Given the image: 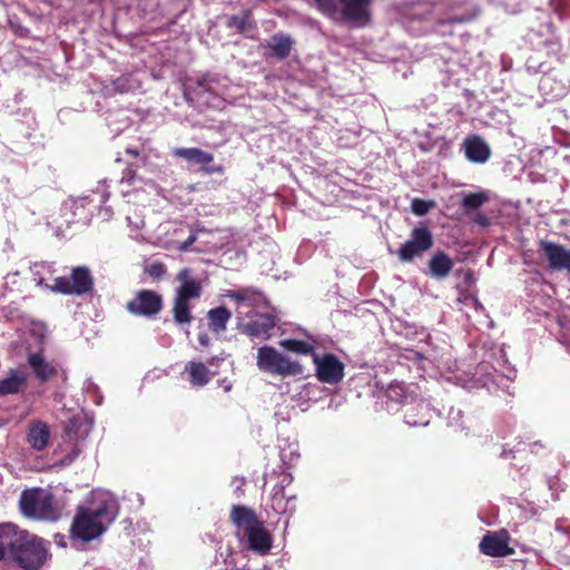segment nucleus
<instances>
[{
    "label": "nucleus",
    "instance_id": "nucleus-1",
    "mask_svg": "<svg viewBox=\"0 0 570 570\" xmlns=\"http://www.w3.org/2000/svg\"><path fill=\"white\" fill-rule=\"evenodd\" d=\"M118 503L107 490L96 489L81 503L70 528L71 537L89 542L100 537L118 515Z\"/></svg>",
    "mask_w": 570,
    "mask_h": 570
},
{
    "label": "nucleus",
    "instance_id": "nucleus-2",
    "mask_svg": "<svg viewBox=\"0 0 570 570\" xmlns=\"http://www.w3.org/2000/svg\"><path fill=\"white\" fill-rule=\"evenodd\" d=\"M230 520L236 528L240 542L259 554H266L272 548V535L258 520L255 512L245 505H233Z\"/></svg>",
    "mask_w": 570,
    "mask_h": 570
},
{
    "label": "nucleus",
    "instance_id": "nucleus-3",
    "mask_svg": "<svg viewBox=\"0 0 570 570\" xmlns=\"http://www.w3.org/2000/svg\"><path fill=\"white\" fill-rule=\"evenodd\" d=\"M317 10L325 17L362 28L371 23L373 0H314Z\"/></svg>",
    "mask_w": 570,
    "mask_h": 570
},
{
    "label": "nucleus",
    "instance_id": "nucleus-4",
    "mask_svg": "<svg viewBox=\"0 0 570 570\" xmlns=\"http://www.w3.org/2000/svg\"><path fill=\"white\" fill-rule=\"evenodd\" d=\"M176 279L180 285L175 289L173 298V318L177 325H189L194 320L190 302L200 298L202 283L191 277V272L187 267L178 272Z\"/></svg>",
    "mask_w": 570,
    "mask_h": 570
},
{
    "label": "nucleus",
    "instance_id": "nucleus-5",
    "mask_svg": "<svg viewBox=\"0 0 570 570\" xmlns=\"http://www.w3.org/2000/svg\"><path fill=\"white\" fill-rule=\"evenodd\" d=\"M22 513L31 519L56 521L62 515V509L45 489L24 491L20 498Z\"/></svg>",
    "mask_w": 570,
    "mask_h": 570
},
{
    "label": "nucleus",
    "instance_id": "nucleus-6",
    "mask_svg": "<svg viewBox=\"0 0 570 570\" xmlns=\"http://www.w3.org/2000/svg\"><path fill=\"white\" fill-rule=\"evenodd\" d=\"M92 422L85 415H72L63 424V452L66 455L59 463H72L80 459V454L85 449V440L89 435Z\"/></svg>",
    "mask_w": 570,
    "mask_h": 570
},
{
    "label": "nucleus",
    "instance_id": "nucleus-7",
    "mask_svg": "<svg viewBox=\"0 0 570 570\" xmlns=\"http://www.w3.org/2000/svg\"><path fill=\"white\" fill-rule=\"evenodd\" d=\"M49 558L48 548L42 539L21 532V540L16 546L12 560L24 570H38Z\"/></svg>",
    "mask_w": 570,
    "mask_h": 570
},
{
    "label": "nucleus",
    "instance_id": "nucleus-8",
    "mask_svg": "<svg viewBox=\"0 0 570 570\" xmlns=\"http://www.w3.org/2000/svg\"><path fill=\"white\" fill-rule=\"evenodd\" d=\"M256 364L262 372L272 375L285 377L303 374V366L299 362L292 361L269 345L257 350Z\"/></svg>",
    "mask_w": 570,
    "mask_h": 570
},
{
    "label": "nucleus",
    "instance_id": "nucleus-9",
    "mask_svg": "<svg viewBox=\"0 0 570 570\" xmlns=\"http://www.w3.org/2000/svg\"><path fill=\"white\" fill-rule=\"evenodd\" d=\"M51 288L63 295H85L94 289V277L87 266H77L71 269L70 277H56Z\"/></svg>",
    "mask_w": 570,
    "mask_h": 570
},
{
    "label": "nucleus",
    "instance_id": "nucleus-10",
    "mask_svg": "<svg viewBox=\"0 0 570 570\" xmlns=\"http://www.w3.org/2000/svg\"><path fill=\"white\" fill-rule=\"evenodd\" d=\"M164 307L163 295L151 289H139L126 303V309L135 315L146 318L156 317Z\"/></svg>",
    "mask_w": 570,
    "mask_h": 570
},
{
    "label": "nucleus",
    "instance_id": "nucleus-11",
    "mask_svg": "<svg viewBox=\"0 0 570 570\" xmlns=\"http://www.w3.org/2000/svg\"><path fill=\"white\" fill-rule=\"evenodd\" d=\"M434 240L430 228L425 225L416 226L411 232V238L397 250L401 262H411L433 247Z\"/></svg>",
    "mask_w": 570,
    "mask_h": 570
},
{
    "label": "nucleus",
    "instance_id": "nucleus-12",
    "mask_svg": "<svg viewBox=\"0 0 570 570\" xmlns=\"http://www.w3.org/2000/svg\"><path fill=\"white\" fill-rule=\"evenodd\" d=\"M316 377L322 383L337 384L344 377V364L332 353H325L323 356L314 354Z\"/></svg>",
    "mask_w": 570,
    "mask_h": 570
},
{
    "label": "nucleus",
    "instance_id": "nucleus-13",
    "mask_svg": "<svg viewBox=\"0 0 570 570\" xmlns=\"http://www.w3.org/2000/svg\"><path fill=\"white\" fill-rule=\"evenodd\" d=\"M538 246L551 269L570 273V248L566 249L562 245L548 239H540Z\"/></svg>",
    "mask_w": 570,
    "mask_h": 570
},
{
    "label": "nucleus",
    "instance_id": "nucleus-14",
    "mask_svg": "<svg viewBox=\"0 0 570 570\" xmlns=\"http://www.w3.org/2000/svg\"><path fill=\"white\" fill-rule=\"evenodd\" d=\"M275 326V316L265 313L258 314L254 320H250L245 324H239L238 331L248 337L266 341L273 336V330Z\"/></svg>",
    "mask_w": 570,
    "mask_h": 570
},
{
    "label": "nucleus",
    "instance_id": "nucleus-15",
    "mask_svg": "<svg viewBox=\"0 0 570 570\" xmlns=\"http://www.w3.org/2000/svg\"><path fill=\"white\" fill-rule=\"evenodd\" d=\"M509 533L507 530L488 533L481 540L479 547L482 553L491 557H505L513 552L509 547Z\"/></svg>",
    "mask_w": 570,
    "mask_h": 570
},
{
    "label": "nucleus",
    "instance_id": "nucleus-16",
    "mask_svg": "<svg viewBox=\"0 0 570 570\" xmlns=\"http://www.w3.org/2000/svg\"><path fill=\"white\" fill-rule=\"evenodd\" d=\"M27 363L36 379L41 384L58 375L57 364L46 361L43 354L40 352L29 354L27 357Z\"/></svg>",
    "mask_w": 570,
    "mask_h": 570
},
{
    "label": "nucleus",
    "instance_id": "nucleus-17",
    "mask_svg": "<svg viewBox=\"0 0 570 570\" xmlns=\"http://www.w3.org/2000/svg\"><path fill=\"white\" fill-rule=\"evenodd\" d=\"M432 417L433 411L430 404L423 400L409 406L404 413L405 423L414 428L428 426Z\"/></svg>",
    "mask_w": 570,
    "mask_h": 570
},
{
    "label": "nucleus",
    "instance_id": "nucleus-18",
    "mask_svg": "<svg viewBox=\"0 0 570 570\" xmlns=\"http://www.w3.org/2000/svg\"><path fill=\"white\" fill-rule=\"evenodd\" d=\"M21 532L11 523L0 524V560L12 558L16 546L21 540Z\"/></svg>",
    "mask_w": 570,
    "mask_h": 570
},
{
    "label": "nucleus",
    "instance_id": "nucleus-19",
    "mask_svg": "<svg viewBox=\"0 0 570 570\" xmlns=\"http://www.w3.org/2000/svg\"><path fill=\"white\" fill-rule=\"evenodd\" d=\"M294 45L295 40L288 33L277 32L271 37L265 47L271 50V57L282 61L289 57Z\"/></svg>",
    "mask_w": 570,
    "mask_h": 570
},
{
    "label": "nucleus",
    "instance_id": "nucleus-20",
    "mask_svg": "<svg viewBox=\"0 0 570 570\" xmlns=\"http://www.w3.org/2000/svg\"><path fill=\"white\" fill-rule=\"evenodd\" d=\"M464 148L466 158L472 163L483 164L491 156L489 145L480 136H472L465 139Z\"/></svg>",
    "mask_w": 570,
    "mask_h": 570
},
{
    "label": "nucleus",
    "instance_id": "nucleus-21",
    "mask_svg": "<svg viewBox=\"0 0 570 570\" xmlns=\"http://www.w3.org/2000/svg\"><path fill=\"white\" fill-rule=\"evenodd\" d=\"M28 376L23 371L11 368L6 377L0 379V396L18 394L27 385Z\"/></svg>",
    "mask_w": 570,
    "mask_h": 570
},
{
    "label": "nucleus",
    "instance_id": "nucleus-22",
    "mask_svg": "<svg viewBox=\"0 0 570 570\" xmlns=\"http://www.w3.org/2000/svg\"><path fill=\"white\" fill-rule=\"evenodd\" d=\"M50 439V429L49 425L43 421H33L30 423L28 433H27V440L28 443L35 449V450H43Z\"/></svg>",
    "mask_w": 570,
    "mask_h": 570
},
{
    "label": "nucleus",
    "instance_id": "nucleus-23",
    "mask_svg": "<svg viewBox=\"0 0 570 570\" xmlns=\"http://www.w3.org/2000/svg\"><path fill=\"white\" fill-rule=\"evenodd\" d=\"M454 263L444 252H435L429 261V271L432 277L443 279L451 273Z\"/></svg>",
    "mask_w": 570,
    "mask_h": 570
},
{
    "label": "nucleus",
    "instance_id": "nucleus-24",
    "mask_svg": "<svg viewBox=\"0 0 570 570\" xmlns=\"http://www.w3.org/2000/svg\"><path fill=\"white\" fill-rule=\"evenodd\" d=\"M185 371L188 373V381L193 386H205L216 375V372H210L203 362H188Z\"/></svg>",
    "mask_w": 570,
    "mask_h": 570
},
{
    "label": "nucleus",
    "instance_id": "nucleus-25",
    "mask_svg": "<svg viewBox=\"0 0 570 570\" xmlns=\"http://www.w3.org/2000/svg\"><path fill=\"white\" fill-rule=\"evenodd\" d=\"M173 156L176 158L185 159L190 164H197L202 166H206L214 160V155L207 151H204L199 148H176L173 151Z\"/></svg>",
    "mask_w": 570,
    "mask_h": 570
},
{
    "label": "nucleus",
    "instance_id": "nucleus-26",
    "mask_svg": "<svg viewBox=\"0 0 570 570\" xmlns=\"http://www.w3.org/2000/svg\"><path fill=\"white\" fill-rule=\"evenodd\" d=\"M207 317L209 330L219 334L226 331L227 323L232 318V313L225 306H218L209 309Z\"/></svg>",
    "mask_w": 570,
    "mask_h": 570
},
{
    "label": "nucleus",
    "instance_id": "nucleus-27",
    "mask_svg": "<svg viewBox=\"0 0 570 570\" xmlns=\"http://www.w3.org/2000/svg\"><path fill=\"white\" fill-rule=\"evenodd\" d=\"M139 87V81L132 75L124 73L111 81L110 89H107V91L108 95H125L135 91Z\"/></svg>",
    "mask_w": 570,
    "mask_h": 570
},
{
    "label": "nucleus",
    "instance_id": "nucleus-28",
    "mask_svg": "<svg viewBox=\"0 0 570 570\" xmlns=\"http://www.w3.org/2000/svg\"><path fill=\"white\" fill-rule=\"evenodd\" d=\"M226 26L230 29L235 28L238 33H245L256 28V23L252 19V11L249 9L243 11L240 16H229L227 18Z\"/></svg>",
    "mask_w": 570,
    "mask_h": 570
},
{
    "label": "nucleus",
    "instance_id": "nucleus-29",
    "mask_svg": "<svg viewBox=\"0 0 570 570\" xmlns=\"http://www.w3.org/2000/svg\"><path fill=\"white\" fill-rule=\"evenodd\" d=\"M489 194L485 190L464 194L462 196L461 207L465 214H470L481 208L484 204L489 202Z\"/></svg>",
    "mask_w": 570,
    "mask_h": 570
},
{
    "label": "nucleus",
    "instance_id": "nucleus-30",
    "mask_svg": "<svg viewBox=\"0 0 570 570\" xmlns=\"http://www.w3.org/2000/svg\"><path fill=\"white\" fill-rule=\"evenodd\" d=\"M385 395L390 402H394L395 404H403L406 403L409 399H412V395L407 392V387L403 382L391 383L386 389Z\"/></svg>",
    "mask_w": 570,
    "mask_h": 570
},
{
    "label": "nucleus",
    "instance_id": "nucleus-31",
    "mask_svg": "<svg viewBox=\"0 0 570 570\" xmlns=\"http://www.w3.org/2000/svg\"><path fill=\"white\" fill-rule=\"evenodd\" d=\"M281 346L286 348L289 352L302 354V355H308V354H315L314 346L305 341L302 340H295V338H286L281 341Z\"/></svg>",
    "mask_w": 570,
    "mask_h": 570
},
{
    "label": "nucleus",
    "instance_id": "nucleus-32",
    "mask_svg": "<svg viewBox=\"0 0 570 570\" xmlns=\"http://www.w3.org/2000/svg\"><path fill=\"white\" fill-rule=\"evenodd\" d=\"M552 81L553 79L550 76L544 75L540 79L539 88L546 96H549L551 99H557L562 95L563 88L562 86L554 88Z\"/></svg>",
    "mask_w": 570,
    "mask_h": 570
},
{
    "label": "nucleus",
    "instance_id": "nucleus-33",
    "mask_svg": "<svg viewBox=\"0 0 570 570\" xmlns=\"http://www.w3.org/2000/svg\"><path fill=\"white\" fill-rule=\"evenodd\" d=\"M262 293L257 289L246 287L238 291H229L227 296L237 302H253L256 296H261Z\"/></svg>",
    "mask_w": 570,
    "mask_h": 570
},
{
    "label": "nucleus",
    "instance_id": "nucleus-34",
    "mask_svg": "<svg viewBox=\"0 0 570 570\" xmlns=\"http://www.w3.org/2000/svg\"><path fill=\"white\" fill-rule=\"evenodd\" d=\"M434 200H425L422 198H413L411 202V209L417 216L426 215L432 208H434Z\"/></svg>",
    "mask_w": 570,
    "mask_h": 570
},
{
    "label": "nucleus",
    "instance_id": "nucleus-35",
    "mask_svg": "<svg viewBox=\"0 0 570 570\" xmlns=\"http://www.w3.org/2000/svg\"><path fill=\"white\" fill-rule=\"evenodd\" d=\"M144 271L154 279H161L167 273V268L163 262H153L146 265Z\"/></svg>",
    "mask_w": 570,
    "mask_h": 570
},
{
    "label": "nucleus",
    "instance_id": "nucleus-36",
    "mask_svg": "<svg viewBox=\"0 0 570 570\" xmlns=\"http://www.w3.org/2000/svg\"><path fill=\"white\" fill-rule=\"evenodd\" d=\"M462 416V411L460 409H451L450 413H449V420L451 422V424H456L458 426H460L462 430H464L466 426L464 424V422H459V417Z\"/></svg>",
    "mask_w": 570,
    "mask_h": 570
},
{
    "label": "nucleus",
    "instance_id": "nucleus-37",
    "mask_svg": "<svg viewBox=\"0 0 570 570\" xmlns=\"http://www.w3.org/2000/svg\"><path fill=\"white\" fill-rule=\"evenodd\" d=\"M136 174H137V167L134 165H128L122 173L121 180L126 181V183H131L134 180V178L136 177Z\"/></svg>",
    "mask_w": 570,
    "mask_h": 570
},
{
    "label": "nucleus",
    "instance_id": "nucleus-38",
    "mask_svg": "<svg viewBox=\"0 0 570 570\" xmlns=\"http://www.w3.org/2000/svg\"><path fill=\"white\" fill-rule=\"evenodd\" d=\"M472 222L478 225V226H481V227H489L491 225V220L490 218L485 215V214H482V213H478L475 214L473 217H472Z\"/></svg>",
    "mask_w": 570,
    "mask_h": 570
},
{
    "label": "nucleus",
    "instance_id": "nucleus-39",
    "mask_svg": "<svg viewBox=\"0 0 570 570\" xmlns=\"http://www.w3.org/2000/svg\"><path fill=\"white\" fill-rule=\"evenodd\" d=\"M284 495L275 493L273 497V503L272 507L276 512L284 513L286 511V508L284 507L283 502Z\"/></svg>",
    "mask_w": 570,
    "mask_h": 570
},
{
    "label": "nucleus",
    "instance_id": "nucleus-40",
    "mask_svg": "<svg viewBox=\"0 0 570 570\" xmlns=\"http://www.w3.org/2000/svg\"><path fill=\"white\" fill-rule=\"evenodd\" d=\"M196 240H197V235L193 233V234H190V235L187 237V239H186L185 242H183V243L179 245L178 249H179L180 252H186V250H188V248H189V247H190V246H191Z\"/></svg>",
    "mask_w": 570,
    "mask_h": 570
},
{
    "label": "nucleus",
    "instance_id": "nucleus-41",
    "mask_svg": "<svg viewBox=\"0 0 570 570\" xmlns=\"http://www.w3.org/2000/svg\"><path fill=\"white\" fill-rule=\"evenodd\" d=\"M197 341L204 347H207L210 344V338L207 333H198Z\"/></svg>",
    "mask_w": 570,
    "mask_h": 570
},
{
    "label": "nucleus",
    "instance_id": "nucleus-42",
    "mask_svg": "<svg viewBox=\"0 0 570 570\" xmlns=\"http://www.w3.org/2000/svg\"><path fill=\"white\" fill-rule=\"evenodd\" d=\"M126 154L131 155L134 157H138L139 156V150L135 149V148L134 149L128 148V149H126Z\"/></svg>",
    "mask_w": 570,
    "mask_h": 570
},
{
    "label": "nucleus",
    "instance_id": "nucleus-43",
    "mask_svg": "<svg viewBox=\"0 0 570 570\" xmlns=\"http://www.w3.org/2000/svg\"><path fill=\"white\" fill-rule=\"evenodd\" d=\"M292 480L291 475H284L283 482L289 483Z\"/></svg>",
    "mask_w": 570,
    "mask_h": 570
},
{
    "label": "nucleus",
    "instance_id": "nucleus-44",
    "mask_svg": "<svg viewBox=\"0 0 570 570\" xmlns=\"http://www.w3.org/2000/svg\"><path fill=\"white\" fill-rule=\"evenodd\" d=\"M215 363H216V357H212L208 360L209 365H215Z\"/></svg>",
    "mask_w": 570,
    "mask_h": 570
}]
</instances>
